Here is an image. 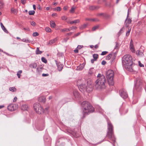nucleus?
Returning a JSON list of instances; mask_svg holds the SVG:
<instances>
[{
	"instance_id": "13",
	"label": "nucleus",
	"mask_w": 146,
	"mask_h": 146,
	"mask_svg": "<svg viewBox=\"0 0 146 146\" xmlns=\"http://www.w3.org/2000/svg\"><path fill=\"white\" fill-rule=\"evenodd\" d=\"M58 40V37H56L53 39L51 40H50L48 42V44L52 45L54 43H55Z\"/></svg>"
},
{
	"instance_id": "29",
	"label": "nucleus",
	"mask_w": 146,
	"mask_h": 146,
	"mask_svg": "<svg viewBox=\"0 0 146 146\" xmlns=\"http://www.w3.org/2000/svg\"><path fill=\"white\" fill-rule=\"evenodd\" d=\"M112 54H109L106 57V59L107 60H109L111 57Z\"/></svg>"
},
{
	"instance_id": "42",
	"label": "nucleus",
	"mask_w": 146,
	"mask_h": 146,
	"mask_svg": "<svg viewBox=\"0 0 146 146\" xmlns=\"http://www.w3.org/2000/svg\"><path fill=\"white\" fill-rule=\"evenodd\" d=\"M3 3L2 1H0V9H1L3 7Z\"/></svg>"
},
{
	"instance_id": "61",
	"label": "nucleus",
	"mask_w": 146,
	"mask_h": 146,
	"mask_svg": "<svg viewBox=\"0 0 146 146\" xmlns=\"http://www.w3.org/2000/svg\"><path fill=\"white\" fill-rule=\"evenodd\" d=\"M48 109H49V108L48 107V108H45V110H44V112L45 113L46 112V111H47L48 110Z\"/></svg>"
},
{
	"instance_id": "51",
	"label": "nucleus",
	"mask_w": 146,
	"mask_h": 146,
	"mask_svg": "<svg viewBox=\"0 0 146 146\" xmlns=\"http://www.w3.org/2000/svg\"><path fill=\"white\" fill-rule=\"evenodd\" d=\"M31 24L32 26H35L36 25V23L35 22L32 21L31 22Z\"/></svg>"
},
{
	"instance_id": "16",
	"label": "nucleus",
	"mask_w": 146,
	"mask_h": 146,
	"mask_svg": "<svg viewBox=\"0 0 146 146\" xmlns=\"http://www.w3.org/2000/svg\"><path fill=\"white\" fill-rule=\"evenodd\" d=\"M86 20L90 21H99V20L97 18L94 19H88L86 18Z\"/></svg>"
},
{
	"instance_id": "7",
	"label": "nucleus",
	"mask_w": 146,
	"mask_h": 146,
	"mask_svg": "<svg viewBox=\"0 0 146 146\" xmlns=\"http://www.w3.org/2000/svg\"><path fill=\"white\" fill-rule=\"evenodd\" d=\"M33 108L36 112L39 114H41L44 112V110L38 103H35L33 105Z\"/></svg>"
},
{
	"instance_id": "54",
	"label": "nucleus",
	"mask_w": 146,
	"mask_h": 146,
	"mask_svg": "<svg viewBox=\"0 0 146 146\" xmlns=\"http://www.w3.org/2000/svg\"><path fill=\"white\" fill-rule=\"evenodd\" d=\"M17 99V98L16 97H15V98H14V99H13V102H16Z\"/></svg>"
},
{
	"instance_id": "31",
	"label": "nucleus",
	"mask_w": 146,
	"mask_h": 146,
	"mask_svg": "<svg viewBox=\"0 0 146 146\" xmlns=\"http://www.w3.org/2000/svg\"><path fill=\"white\" fill-rule=\"evenodd\" d=\"M22 71L21 70L19 71L17 73V75L19 78H20L21 77V74L22 73Z\"/></svg>"
},
{
	"instance_id": "62",
	"label": "nucleus",
	"mask_w": 146,
	"mask_h": 146,
	"mask_svg": "<svg viewBox=\"0 0 146 146\" xmlns=\"http://www.w3.org/2000/svg\"><path fill=\"white\" fill-rule=\"evenodd\" d=\"M33 9L35 10L36 9V6L35 5H33Z\"/></svg>"
},
{
	"instance_id": "53",
	"label": "nucleus",
	"mask_w": 146,
	"mask_h": 146,
	"mask_svg": "<svg viewBox=\"0 0 146 146\" xmlns=\"http://www.w3.org/2000/svg\"><path fill=\"white\" fill-rule=\"evenodd\" d=\"M49 75V74H42V76H47Z\"/></svg>"
},
{
	"instance_id": "37",
	"label": "nucleus",
	"mask_w": 146,
	"mask_h": 146,
	"mask_svg": "<svg viewBox=\"0 0 146 146\" xmlns=\"http://www.w3.org/2000/svg\"><path fill=\"white\" fill-rule=\"evenodd\" d=\"M98 26H94L92 28V30L93 31H95L98 28Z\"/></svg>"
},
{
	"instance_id": "44",
	"label": "nucleus",
	"mask_w": 146,
	"mask_h": 146,
	"mask_svg": "<svg viewBox=\"0 0 146 146\" xmlns=\"http://www.w3.org/2000/svg\"><path fill=\"white\" fill-rule=\"evenodd\" d=\"M61 19L63 20H66L67 19V17L66 16H63L61 17Z\"/></svg>"
},
{
	"instance_id": "18",
	"label": "nucleus",
	"mask_w": 146,
	"mask_h": 146,
	"mask_svg": "<svg viewBox=\"0 0 146 146\" xmlns=\"http://www.w3.org/2000/svg\"><path fill=\"white\" fill-rule=\"evenodd\" d=\"M1 25L2 29L3 30V31L6 33H8V31L4 27L3 24L1 23Z\"/></svg>"
},
{
	"instance_id": "17",
	"label": "nucleus",
	"mask_w": 146,
	"mask_h": 146,
	"mask_svg": "<svg viewBox=\"0 0 146 146\" xmlns=\"http://www.w3.org/2000/svg\"><path fill=\"white\" fill-rule=\"evenodd\" d=\"M28 109V106L26 105H23L21 107V109L23 110H27Z\"/></svg>"
},
{
	"instance_id": "20",
	"label": "nucleus",
	"mask_w": 146,
	"mask_h": 146,
	"mask_svg": "<svg viewBox=\"0 0 146 146\" xmlns=\"http://www.w3.org/2000/svg\"><path fill=\"white\" fill-rule=\"evenodd\" d=\"M76 7H74V6H73L71 8V9L70 11V13H74L75 12V10L76 9Z\"/></svg>"
},
{
	"instance_id": "30",
	"label": "nucleus",
	"mask_w": 146,
	"mask_h": 146,
	"mask_svg": "<svg viewBox=\"0 0 146 146\" xmlns=\"http://www.w3.org/2000/svg\"><path fill=\"white\" fill-rule=\"evenodd\" d=\"M35 13V12L34 11H30L29 12V14L30 15H33Z\"/></svg>"
},
{
	"instance_id": "10",
	"label": "nucleus",
	"mask_w": 146,
	"mask_h": 146,
	"mask_svg": "<svg viewBox=\"0 0 146 146\" xmlns=\"http://www.w3.org/2000/svg\"><path fill=\"white\" fill-rule=\"evenodd\" d=\"M142 83V80L139 79H137L136 80V82L135 84V87L136 88H141V85Z\"/></svg>"
},
{
	"instance_id": "19",
	"label": "nucleus",
	"mask_w": 146,
	"mask_h": 146,
	"mask_svg": "<svg viewBox=\"0 0 146 146\" xmlns=\"http://www.w3.org/2000/svg\"><path fill=\"white\" fill-rule=\"evenodd\" d=\"M50 26L52 28H54L56 26V24L53 21H51L50 22Z\"/></svg>"
},
{
	"instance_id": "45",
	"label": "nucleus",
	"mask_w": 146,
	"mask_h": 146,
	"mask_svg": "<svg viewBox=\"0 0 146 146\" xmlns=\"http://www.w3.org/2000/svg\"><path fill=\"white\" fill-rule=\"evenodd\" d=\"M26 0H21V3L23 5H24L25 4Z\"/></svg>"
},
{
	"instance_id": "63",
	"label": "nucleus",
	"mask_w": 146,
	"mask_h": 146,
	"mask_svg": "<svg viewBox=\"0 0 146 146\" xmlns=\"http://www.w3.org/2000/svg\"><path fill=\"white\" fill-rule=\"evenodd\" d=\"M82 48V47L81 46H77V48L78 50Z\"/></svg>"
},
{
	"instance_id": "9",
	"label": "nucleus",
	"mask_w": 146,
	"mask_h": 146,
	"mask_svg": "<svg viewBox=\"0 0 146 146\" xmlns=\"http://www.w3.org/2000/svg\"><path fill=\"white\" fill-rule=\"evenodd\" d=\"M129 15V13L128 11V12L127 17L125 21V26L127 27H129V25L131 23V18H128Z\"/></svg>"
},
{
	"instance_id": "22",
	"label": "nucleus",
	"mask_w": 146,
	"mask_h": 146,
	"mask_svg": "<svg viewBox=\"0 0 146 146\" xmlns=\"http://www.w3.org/2000/svg\"><path fill=\"white\" fill-rule=\"evenodd\" d=\"M9 90L12 92H16V89L14 87H12L9 88Z\"/></svg>"
},
{
	"instance_id": "3",
	"label": "nucleus",
	"mask_w": 146,
	"mask_h": 146,
	"mask_svg": "<svg viewBox=\"0 0 146 146\" xmlns=\"http://www.w3.org/2000/svg\"><path fill=\"white\" fill-rule=\"evenodd\" d=\"M106 79L104 76H102L95 81L94 88L98 90H100L106 88Z\"/></svg>"
},
{
	"instance_id": "48",
	"label": "nucleus",
	"mask_w": 146,
	"mask_h": 146,
	"mask_svg": "<svg viewBox=\"0 0 146 146\" xmlns=\"http://www.w3.org/2000/svg\"><path fill=\"white\" fill-rule=\"evenodd\" d=\"M77 28V27H74V26H73L72 27H70V30H72L73 29H76Z\"/></svg>"
},
{
	"instance_id": "33",
	"label": "nucleus",
	"mask_w": 146,
	"mask_h": 146,
	"mask_svg": "<svg viewBox=\"0 0 146 146\" xmlns=\"http://www.w3.org/2000/svg\"><path fill=\"white\" fill-rule=\"evenodd\" d=\"M87 24H84L83 25H82L81 27H80V29H82L86 27L87 26Z\"/></svg>"
},
{
	"instance_id": "32",
	"label": "nucleus",
	"mask_w": 146,
	"mask_h": 146,
	"mask_svg": "<svg viewBox=\"0 0 146 146\" xmlns=\"http://www.w3.org/2000/svg\"><path fill=\"white\" fill-rule=\"evenodd\" d=\"M41 53L42 51L39 50L38 48H37L36 50V54H39Z\"/></svg>"
},
{
	"instance_id": "40",
	"label": "nucleus",
	"mask_w": 146,
	"mask_h": 146,
	"mask_svg": "<svg viewBox=\"0 0 146 146\" xmlns=\"http://www.w3.org/2000/svg\"><path fill=\"white\" fill-rule=\"evenodd\" d=\"M130 31H131V28L129 29V28H128V30L127 31V32L126 34V35L127 36H128L129 35V34L130 32Z\"/></svg>"
},
{
	"instance_id": "64",
	"label": "nucleus",
	"mask_w": 146,
	"mask_h": 146,
	"mask_svg": "<svg viewBox=\"0 0 146 146\" xmlns=\"http://www.w3.org/2000/svg\"><path fill=\"white\" fill-rule=\"evenodd\" d=\"M63 9L64 10H66L67 9V8L66 7H64L63 8Z\"/></svg>"
},
{
	"instance_id": "4",
	"label": "nucleus",
	"mask_w": 146,
	"mask_h": 146,
	"mask_svg": "<svg viewBox=\"0 0 146 146\" xmlns=\"http://www.w3.org/2000/svg\"><path fill=\"white\" fill-rule=\"evenodd\" d=\"M83 113L85 114L93 111L94 108L88 102L85 101L83 102L81 104Z\"/></svg>"
},
{
	"instance_id": "55",
	"label": "nucleus",
	"mask_w": 146,
	"mask_h": 146,
	"mask_svg": "<svg viewBox=\"0 0 146 146\" xmlns=\"http://www.w3.org/2000/svg\"><path fill=\"white\" fill-rule=\"evenodd\" d=\"M74 51L75 53H77L78 52V50L76 48V49L74 50Z\"/></svg>"
},
{
	"instance_id": "41",
	"label": "nucleus",
	"mask_w": 146,
	"mask_h": 146,
	"mask_svg": "<svg viewBox=\"0 0 146 146\" xmlns=\"http://www.w3.org/2000/svg\"><path fill=\"white\" fill-rule=\"evenodd\" d=\"M89 9L90 10H93L96 9V7L94 6H90L89 7Z\"/></svg>"
},
{
	"instance_id": "6",
	"label": "nucleus",
	"mask_w": 146,
	"mask_h": 146,
	"mask_svg": "<svg viewBox=\"0 0 146 146\" xmlns=\"http://www.w3.org/2000/svg\"><path fill=\"white\" fill-rule=\"evenodd\" d=\"M108 129L106 136L110 139L112 138L113 136V127L110 122L108 121Z\"/></svg>"
},
{
	"instance_id": "43",
	"label": "nucleus",
	"mask_w": 146,
	"mask_h": 146,
	"mask_svg": "<svg viewBox=\"0 0 146 146\" xmlns=\"http://www.w3.org/2000/svg\"><path fill=\"white\" fill-rule=\"evenodd\" d=\"M139 65L141 67H143L144 66L140 61H138Z\"/></svg>"
},
{
	"instance_id": "35",
	"label": "nucleus",
	"mask_w": 146,
	"mask_h": 146,
	"mask_svg": "<svg viewBox=\"0 0 146 146\" xmlns=\"http://www.w3.org/2000/svg\"><path fill=\"white\" fill-rule=\"evenodd\" d=\"M45 30L46 31L48 32H50L51 31V29L49 27H46Z\"/></svg>"
},
{
	"instance_id": "50",
	"label": "nucleus",
	"mask_w": 146,
	"mask_h": 146,
	"mask_svg": "<svg viewBox=\"0 0 146 146\" xmlns=\"http://www.w3.org/2000/svg\"><path fill=\"white\" fill-rule=\"evenodd\" d=\"M80 33H78L76 34L74 36H73L74 38H75V37L79 35L80 34Z\"/></svg>"
},
{
	"instance_id": "8",
	"label": "nucleus",
	"mask_w": 146,
	"mask_h": 146,
	"mask_svg": "<svg viewBox=\"0 0 146 146\" xmlns=\"http://www.w3.org/2000/svg\"><path fill=\"white\" fill-rule=\"evenodd\" d=\"M120 96L124 99L128 97L127 94L124 89H122L119 91Z\"/></svg>"
},
{
	"instance_id": "15",
	"label": "nucleus",
	"mask_w": 146,
	"mask_h": 146,
	"mask_svg": "<svg viewBox=\"0 0 146 146\" xmlns=\"http://www.w3.org/2000/svg\"><path fill=\"white\" fill-rule=\"evenodd\" d=\"M8 109L10 111H13L15 110V109L14 108V105L12 104H11L8 106Z\"/></svg>"
},
{
	"instance_id": "36",
	"label": "nucleus",
	"mask_w": 146,
	"mask_h": 146,
	"mask_svg": "<svg viewBox=\"0 0 146 146\" xmlns=\"http://www.w3.org/2000/svg\"><path fill=\"white\" fill-rule=\"evenodd\" d=\"M39 35L38 33L36 32L33 33V36L34 37H35L38 36Z\"/></svg>"
},
{
	"instance_id": "39",
	"label": "nucleus",
	"mask_w": 146,
	"mask_h": 146,
	"mask_svg": "<svg viewBox=\"0 0 146 146\" xmlns=\"http://www.w3.org/2000/svg\"><path fill=\"white\" fill-rule=\"evenodd\" d=\"M11 12L12 13L15 14L16 12V10L14 9L13 8H11Z\"/></svg>"
},
{
	"instance_id": "1",
	"label": "nucleus",
	"mask_w": 146,
	"mask_h": 146,
	"mask_svg": "<svg viewBox=\"0 0 146 146\" xmlns=\"http://www.w3.org/2000/svg\"><path fill=\"white\" fill-rule=\"evenodd\" d=\"M77 85L80 90L82 92L85 91L89 93L92 91L93 86L90 80L86 81L84 80H78Z\"/></svg>"
},
{
	"instance_id": "60",
	"label": "nucleus",
	"mask_w": 146,
	"mask_h": 146,
	"mask_svg": "<svg viewBox=\"0 0 146 146\" xmlns=\"http://www.w3.org/2000/svg\"><path fill=\"white\" fill-rule=\"evenodd\" d=\"M98 15L99 16H104V14L103 13H99V14H98Z\"/></svg>"
},
{
	"instance_id": "57",
	"label": "nucleus",
	"mask_w": 146,
	"mask_h": 146,
	"mask_svg": "<svg viewBox=\"0 0 146 146\" xmlns=\"http://www.w3.org/2000/svg\"><path fill=\"white\" fill-rule=\"evenodd\" d=\"M123 27L122 28H121L119 31L118 33L119 34H121V31H122L123 30Z\"/></svg>"
},
{
	"instance_id": "27",
	"label": "nucleus",
	"mask_w": 146,
	"mask_h": 146,
	"mask_svg": "<svg viewBox=\"0 0 146 146\" xmlns=\"http://www.w3.org/2000/svg\"><path fill=\"white\" fill-rule=\"evenodd\" d=\"M130 50L133 52L135 53V49L134 46H130Z\"/></svg>"
},
{
	"instance_id": "5",
	"label": "nucleus",
	"mask_w": 146,
	"mask_h": 146,
	"mask_svg": "<svg viewBox=\"0 0 146 146\" xmlns=\"http://www.w3.org/2000/svg\"><path fill=\"white\" fill-rule=\"evenodd\" d=\"M114 72L111 70H109L106 72V77L110 86H113L114 83L113 80Z\"/></svg>"
},
{
	"instance_id": "56",
	"label": "nucleus",
	"mask_w": 146,
	"mask_h": 146,
	"mask_svg": "<svg viewBox=\"0 0 146 146\" xmlns=\"http://www.w3.org/2000/svg\"><path fill=\"white\" fill-rule=\"evenodd\" d=\"M106 62L105 61H104V60L102 61V64L103 65L105 64H106Z\"/></svg>"
},
{
	"instance_id": "26",
	"label": "nucleus",
	"mask_w": 146,
	"mask_h": 146,
	"mask_svg": "<svg viewBox=\"0 0 146 146\" xmlns=\"http://www.w3.org/2000/svg\"><path fill=\"white\" fill-rule=\"evenodd\" d=\"M37 64L36 63H33L30 65V66L33 68H35L37 67Z\"/></svg>"
},
{
	"instance_id": "46",
	"label": "nucleus",
	"mask_w": 146,
	"mask_h": 146,
	"mask_svg": "<svg viewBox=\"0 0 146 146\" xmlns=\"http://www.w3.org/2000/svg\"><path fill=\"white\" fill-rule=\"evenodd\" d=\"M108 52L107 51H103L102 52L101 54V55H105L106 54L108 53Z\"/></svg>"
},
{
	"instance_id": "59",
	"label": "nucleus",
	"mask_w": 146,
	"mask_h": 146,
	"mask_svg": "<svg viewBox=\"0 0 146 146\" xmlns=\"http://www.w3.org/2000/svg\"><path fill=\"white\" fill-rule=\"evenodd\" d=\"M95 61L94 60V59H92L91 60V62L92 63H93L94 62V61Z\"/></svg>"
},
{
	"instance_id": "38",
	"label": "nucleus",
	"mask_w": 146,
	"mask_h": 146,
	"mask_svg": "<svg viewBox=\"0 0 146 146\" xmlns=\"http://www.w3.org/2000/svg\"><path fill=\"white\" fill-rule=\"evenodd\" d=\"M94 72V69L93 68H91L90 69L89 71V73L90 74H92Z\"/></svg>"
},
{
	"instance_id": "14",
	"label": "nucleus",
	"mask_w": 146,
	"mask_h": 146,
	"mask_svg": "<svg viewBox=\"0 0 146 146\" xmlns=\"http://www.w3.org/2000/svg\"><path fill=\"white\" fill-rule=\"evenodd\" d=\"M80 22V20L79 19H77L73 21H69L67 22V23H69L70 24H73L74 23H79Z\"/></svg>"
},
{
	"instance_id": "23",
	"label": "nucleus",
	"mask_w": 146,
	"mask_h": 146,
	"mask_svg": "<svg viewBox=\"0 0 146 146\" xmlns=\"http://www.w3.org/2000/svg\"><path fill=\"white\" fill-rule=\"evenodd\" d=\"M42 68L41 67H38L37 68V72L40 74L42 71Z\"/></svg>"
},
{
	"instance_id": "2",
	"label": "nucleus",
	"mask_w": 146,
	"mask_h": 146,
	"mask_svg": "<svg viewBox=\"0 0 146 146\" xmlns=\"http://www.w3.org/2000/svg\"><path fill=\"white\" fill-rule=\"evenodd\" d=\"M122 62L123 67L130 72L135 71V66L132 64L131 58L129 55L126 54L122 58Z\"/></svg>"
},
{
	"instance_id": "49",
	"label": "nucleus",
	"mask_w": 146,
	"mask_h": 146,
	"mask_svg": "<svg viewBox=\"0 0 146 146\" xmlns=\"http://www.w3.org/2000/svg\"><path fill=\"white\" fill-rule=\"evenodd\" d=\"M23 29L25 31H30V29L28 27L24 28H23Z\"/></svg>"
},
{
	"instance_id": "47",
	"label": "nucleus",
	"mask_w": 146,
	"mask_h": 146,
	"mask_svg": "<svg viewBox=\"0 0 146 146\" xmlns=\"http://www.w3.org/2000/svg\"><path fill=\"white\" fill-rule=\"evenodd\" d=\"M84 65L83 64H81L80 65L79 67H81L82 68L80 69V70H82V69L84 67Z\"/></svg>"
},
{
	"instance_id": "25",
	"label": "nucleus",
	"mask_w": 146,
	"mask_h": 146,
	"mask_svg": "<svg viewBox=\"0 0 146 146\" xmlns=\"http://www.w3.org/2000/svg\"><path fill=\"white\" fill-rule=\"evenodd\" d=\"M21 41L25 42H29V41L28 38H25L21 39Z\"/></svg>"
},
{
	"instance_id": "28",
	"label": "nucleus",
	"mask_w": 146,
	"mask_h": 146,
	"mask_svg": "<svg viewBox=\"0 0 146 146\" xmlns=\"http://www.w3.org/2000/svg\"><path fill=\"white\" fill-rule=\"evenodd\" d=\"M70 31V29L69 28V29H66V28H65V29H62L61 30V31L62 32H68V31Z\"/></svg>"
},
{
	"instance_id": "34",
	"label": "nucleus",
	"mask_w": 146,
	"mask_h": 146,
	"mask_svg": "<svg viewBox=\"0 0 146 146\" xmlns=\"http://www.w3.org/2000/svg\"><path fill=\"white\" fill-rule=\"evenodd\" d=\"M41 60L42 61L45 63H46L47 61L46 59L44 57H42L41 58Z\"/></svg>"
},
{
	"instance_id": "58",
	"label": "nucleus",
	"mask_w": 146,
	"mask_h": 146,
	"mask_svg": "<svg viewBox=\"0 0 146 146\" xmlns=\"http://www.w3.org/2000/svg\"><path fill=\"white\" fill-rule=\"evenodd\" d=\"M52 16H57V14L56 13H53L52 14Z\"/></svg>"
},
{
	"instance_id": "24",
	"label": "nucleus",
	"mask_w": 146,
	"mask_h": 146,
	"mask_svg": "<svg viewBox=\"0 0 146 146\" xmlns=\"http://www.w3.org/2000/svg\"><path fill=\"white\" fill-rule=\"evenodd\" d=\"M93 57L94 58V60L96 61L98 57V55L97 54H94L93 55Z\"/></svg>"
},
{
	"instance_id": "52",
	"label": "nucleus",
	"mask_w": 146,
	"mask_h": 146,
	"mask_svg": "<svg viewBox=\"0 0 146 146\" xmlns=\"http://www.w3.org/2000/svg\"><path fill=\"white\" fill-rule=\"evenodd\" d=\"M61 8L59 7H57V11H60L61 10Z\"/></svg>"
},
{
	"instance_id": "12",
	"label": "nucleus",
	"mask_w": 146,
	"mask_h": 146,
	"mask_svg": "<svg viewBox=\"0 0 146 146\" xmlns=\"http://www.w3.org/2000/svg\"><path fill=\"white\" fill-rule=\"evenodd\" d=\"M56 64L58 66V70L59 71L61 70L63 67V65L60 64V63H57L56 62Z\"/></svg>"
},
{
	"instance_id": "21",
	"label": "nucleus",
	"mask_w": 146,
	"mask_h": 146,
	"mask_svg": "<svg viewBox=\"0 0 146 146\" xmlns=\"http://www.w3.org/2000/svg\"><path fill=\"white\" fill-rule=\"evenodd\" d=\"M136 54L137 55H139L140 56H143L144 55L143 52H140L139 50L137 51Z\"/></svg>"
},
{
	"instance_id": "11",
	"label": "nucleus",
	"mask_w": 146,
	"mask_h": 146,
	"mask_svg": "<svg viewBox=\"0 0 146 146\" xmlns=\"http://www.w3.org/2000/svg\"><path fill=\"white\" fill-rule=\"evenodd\" d=\"M38 100L40 102L44 103L46 100V97L45 96H41L39 98Z\"/></svg>"
}]
</instances>
